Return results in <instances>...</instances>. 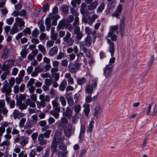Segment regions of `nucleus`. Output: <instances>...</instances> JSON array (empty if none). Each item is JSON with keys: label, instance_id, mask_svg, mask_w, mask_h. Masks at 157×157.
Masks as SVG:
<instances>
[{"label": "nucleus", "instance_id": "obj_8", "mask_svg": "<svg viewBox=\"0 0 157 157\" xmlns=\"http://www.w3.org/2000/svg\"><path fill=\"white\" fill-rule=\"evenodd\" d=\"M86 132V128L84 125L81 124L80 127V132L79 135V138L80 141L84 139Z\"/></svg>", "mask_w": 157, "mask_h": 157}, {"label": "nucleus", "instance_id": "obj_22", "mask_svg": "<svg viewBox=\"0 0 157 157\" xmlns=\"http://www.w3.org/2000/svg\"><path fill=\"white\" fill-rule=\"evenodd\" d=\"M125 27V18L123 17L120 21V31L121 33L122 31H123Z\"/></svg>", "mask_w": 157, "mask_h": 157}, {"label": "nucleus", "instance_id": "obj_2", "mask_svg": "<svg viewBox=\"0 0 157 157\" xmlns=\"http://www.w3.org/2000/svg\"><path fill=\"white\" fill-rule=\"evenodd\" d=\"M118 28L117 25L111 26L110 27L109 31L106 37L110 38L112 40L116 41L117 39V36L114 34V32H116Z\"/></svg>", "mask_w": 157, "mask_h": 157}, {"label": "nucleus", "instance_id": "obj_49", "mask_svg": "<svg viewBox=\"0 0 157 157\" xmlns=\"http://www.w3.org/2000/svg\"><path fill=\"white\" fill-rule=\"evenodd\" d=\"M67 82L66 80H63L61 82L59 86L60 88H65L67 86Z\"/></svg>", "mask_w": 157, "mask_h": 157}, {"label": "nucleus", "instance_id": "obj_38", "mask_svg": "<svg viewBox=\"0 0 157 157\" xmlns=\"http://www.w3.org/2000/svg\"><path fill=\"white\" fill-rule=\"evenodd\" d=\"M9 83L10 88H12L14 85L15 82V80L14 77H11L9 80Z\"/></svg>", "mask_w": 157, "mask_h": 157}, {"label": "nucleus", "instance_id": "obj_45", "mask_svg": "<svg viewBox=\"0 0 157 157\" xmlns=\"http://www.w3.org/2000/svg\"><path fill=\"white\" fill-rule=\"evenodd\" d=\"M76 54V55L77 57L76 62H78L81 60V58L83 56V54L82 52H78Z\"/></svg>", "mask_w": 157, "mask_h": 157}, {"label": "nucleus", "instance_id": "obj_54", "mask_svg": "<svg viewBox=\"0 0 157 157\" xmlns=\"http://www.w3.org/2000/svg\"><path fill=\"white\" fill-rule=\"evenodd\" d=\"M36 148H34L29 153V155L30 157H34V156L36 155Z\"/></svg>", "mask_w": 157, "mask_h": 157}, {"label": "nucleus", "instance_id": "obj_56", "mask_svg": "<svg viewBox=\"0 0 157 157\" xmlns=\"http://www.w3.org/2000/svg\"><path fill=\"white\" fill-rule=\"evenodd\" d=\"M39 34L38 31L36 29H35L32 32V35L33 37H36Z\"/></svg>", "mask_w": 157, "mask_h": 157}, {"label": "nucleus", "instance_id": "obj_28", "mask_svg": "<svg viewBox=\"0 0 157 157\" xmlns=\"http://www.w3.org/2000/svg\"><path fill=\"white\" fill-rule=\"evenodd\" d=\"M74 109L75 114H80L79 112L81 110V107L80 105L77 104L75 105L74 107Z\"/></svg>", "mask_w": 157, "mask_h": 157}, {"label": "nucleus", "instance_id": "obj_25", "mask_svg": "<svg viewBox=\"0 0 157 157\" xmlns=\"http://www.w3.org/2000/svg\"><path fill=\"white\" fill-rule=\"evenodd\" d=\"M31 128H28L26 126L24 127V129H25V136H29L32 132H33V130H32Z\"/></svg>", "mask_w": 157, "mask_h": 157}, {"label": "nucleus", "instance_id": "obj_58", "mask_svg": "<svg viewBox=\"0 0 157 157\" xmlns=\"http://www.w3.org/2000/svg\"><path fill=\"white\" fill-rule=\"evenodd\" d=\"M68 64V61L66 59H65L62 60L61 62V65L63 67H66Z\"/></svg>", "mask_w": 157, "mask_h": 157}, {"label": "nucleus", "instance_id": "obj_53", "mask_svg": "<svg viewBox=\"0 0 157 157\" xmlns=\"http://www.w3.org/2000/svg\"><path fill=\"white\" fill-rule=\"evenodd\" d=\"M64 52H60L56 57V59L58 60L61 59L64 56Z\"/></svg>", "mask_w": 157, "mask_h": 157}, {"label": "nucleus", "instance_id": "obj_14", "mask_svg": "<svg viewBox=\"0 0 157 157\" xmlns=\"http://www.w3.org/2000/svg\"><path fill=\"white\" fill-rule=\"evenodd\" d=\"M98 17V16L96 14L93 15L91 17H89L87 20V23L90 25H92L93 22Z\"/></svg>", "mask_w": 157, "mask_h": 157}, {"label": "nucleus", "instance_id": "obj_47", "mask_svg": "<svg viewBox=\"0 0 157 157\" xmlns=\"http://www.w3.org/2000/svg\"><path fill=\"white\" fill-rule=\"evenodd\" d=\"M71 127L70 128L66 129L65 130V133L67 136L69 137L71 136Z\"/></svg>", "mask_w": 157, "mask_h": 157}, {"label": "nucleus", "instance_id": "obj_3", "mask_svg": "<svg viewBox=\"0 0 157 157\" xmlns=\"http://www.w3.org/2000/svg\"><path fill=\"white\" fill-rule=\"evenodd\" d=\"M5 101L3 100H0V113H2L3 115L6 117L7 116V113L8 110L5 107Z\"/></svg>", "mask_w": 157, "mask_h": 157}, {"label": "nucleus", "instance_id": "obj_46", "mask_svg": "<svg viewBox=\"0 0 157 157\" xmlns=\"http://www.w3.org/2000/svg\"><path fill=\"white\" fill-rule=\"evenodd\" d=\"M40 99H42L44 101H50V98L48 96H44L42 95H40Z\"/></svg>", "mask_w": 157, "mask_h": 157}, {"label": "nucleus", "instance_id": "obj_19", "mask_svg": "<svg viewBox=\"0 0 157 157\" xmlns=\"http://www.w3.org/2000/svg\"><path fill=\"white\" fill-rule=\"evenodd\" d=\"M83 107L84 108V112L85 115L86 116H87L90 111V105L85 103L83 105Z\"/></svg>", "mask_w": 157, "mask_h": 157}, {"label": "nucleus", "instance_id": "obj_59", "mask_svg": "<svg viewBox=\"0 0 157 157\" xmlns=\"http://www.w3.org/2000/svg\"><path fill=\"white\" fill-rule=\"evenodd\" d=\"M23 33L25 35L30 34L31 33V30L29 28H26L23 30Z\"/></svg>", "mask_w": 157, "mask_h": 157}, {"label": "nucleus", "instance_id": "obj_30", "mask_svg": "<svg viewBox=\"0 0 157 157\" xmlns=\"http://www.w3.org/2000/svg\"><path fill=\"white\" fill-rule=\"evenodd\" d=\"M81 114H75L72 117V122L73 124H76L78 121Z\"/></svg>", "mask_w": 157, "mask_h": 157}, {"label": "nucleus", "instance_id": "obj_34", "mask_svg": "<svg viewBox=\"0 0 157 157\" xmlns=\"http://www.w3.org/2000/svg\"><path fill=\"white\" fill-rule=\"evenodd\" d=\"M35 123H33V121L30 120H28L26 123L25 126H26L28 128H31Z\"/></svg>", "mask_w": 157, "mask_h": 157}, {"label": "nucleus", "instance_id": "obj_40", "mask_svg": "<svg viewBox=\"0 0 157 157\" xmlns=\"http://www.w3.org/2000/svg\"><path fill=\"white\" fill-rule=\"evenodd\" d=\"M38 26L41 31L43 32L45 31V26L43 22L41 21H39L38 23Z\"/></svg>", "mask_w": 157, "mask_h": 157}, {"label": "nucleus", "instance_id": "obj_13", "mask_svg": "<svg viewBox=\"0 0 157 157\" xmlns=\"http://www.w3.org/2000/svg\"><path fill=\"white\" fill-rule=\"evenodd\" d=\"M91 37L89 36H87L85 40V45L87 47H90L92 44Z\"/></svg>", "mask_w": 157, "mask_h": 157}, {"label": "nucleus", "instance_id": "obj_50", "mask_svg": "<svg viewBox=\"0 0 157 157\" xmlns=\"http://www.w3.org/2000/svg\"><path fill=\"white\" fill-rule=\"evenodd\" d=\"M14 21V18L13 17H10L6 20V23L9 25H11Z\"/></svg>", "mask_w": 157, "mask_h": 157}, {"label": "nucleus", "instance_id": "obj_9", "mask_svg": "<svg viewBox=\"0 0 157 157\" xmlns=\"http://www.w3.org/2000/svg\"><path fill=\"white\" fill-rule=\"evenodd\" d=\"M122 6L121 5H119L117 7L115 12L112 14L113 17H118L121 13L122 10Z\"/></svg>", "mask_w": 157, "mask_h": 157}, {"label": "nucleus", "instance_id": "obj_11", "mask_svg": "<svg viewBox=\"0 0 157 157\" xmlns=\"http://www.w3.org/2000/svg\"><path fill=\"white\" fill-rule=\"evenodd\" d=\"M29 139V138L25 136H21L20 144L22 146H25L28 143Z\"/></svg>", "mask_w": 157, "mask_h": 157}, {"label": "nucleus", "instance_id": "obj_55", "mask_svg": "<svg viewBox=\"0 0 157 157\" xmlns=\"http://www.w3.org/2000/svg\"><path fill=\"white\" fill-rule=\"evenodd\" d=\"M67 101L68 105L71 106H72L74 104V101L72 98L69 97L67 98Z\"/></svg>", "mask_w": 157, "mask_h": 157}, {"label": "nucleus", "instance_id": "obj_6", "mask_svg": "<svg viewBox=\"0 0 157 157\" xmlns=\"http://www.w3.org/2000/svg\"><path fill=\"white\" fill-rule=\"evenodd\" d=\"M14 23H16L18 26V25L19 29L21 30L23 29L25 26V21L19 17H17L15 18V22Z\"/></svg>", "mask_w": 157, "mask_h": 157}, {"label": "nucleus", "instance_id": "obj_36", "mask_svg": "<svg viewBox=\"0 0 157 157\" xmlns=\"http://www.w3.org/2000/svg\"><path fill=\"white\" fill-rule=\"evenodd\" d=\"M75 13L76 14V16L75 17V21L73 23V25L75 27H76L79 25V18L77 17V16L78 15V13L77 12H75Z\"/></svg>", "mask_w": 157, "mask_h": 157}, {"label": "nucleus", "instance_id": "obj_62", "mask_svg": "<svg viewBox=\"0 0 157 157\" xmlns=\"http://www.w3.org/2000/svg\"><path fill=\"white\" fill-rule=\"evenodd\" d=\"M14 118H16L18 117L20 115V113L19 111L17 110H15L13 113Z\"/></svg>", "mask_w": 157, "mask_h": 157}, {"label": "nucleus", "instance_id": "obj_52", "mask_svg": "<svg viewBox=\"0 0 157 157\" xmlns=\"http://www.w3.org/2000/svg\"><path fill=\"white\" fill-rule=\"evenodd\" d=\"M62 11L65 13H67L68 11V8L66 5H63L62 7Z\"/></svg>", "mask_w": 157, "mask_h": 157}, {"label": "nucleus", "instance_id": "obj_23", "mask_svg": "<svg viewBox=\"0 0 157 157\" xmlns=\"http://www.w3.org/2000/svg\"><path fill=\"white\" fill-rule=\"evenodd\" d=\"M101 112V107L99 105H97L95 109V111L94 113V115L98 118L99 114Z\"/></svg>", "mask_w": 157, "mask_h": 157}, {"label": "nucleus", "instance_id": "obj_31", "mask_svg": "<svg viewBox=\"0 0 157 157\" xmlns=\"http://www.w3.org/2000/svg\"><path fill=\"white\" fill-rule=\"evenodd\" d=\"M72 112L70 108H67L66 109L65 116L67 118H70L71 117Z\"/></svg>", "mask_w": 157, "mask_h": 157}, {"label": "nucleus", "instance_id": "obj_51", "mask_svg": "<svg viewBox=\"0 0 157 157\" xmlns=\"http://www.w3.org/2000/svg\"><path fill=\"white\" fill-rule=\"evenodd\" d=\"M86 81L85 78H82L81 79H79L77 80L78 84V85H82Z\"/></svg>", "mask_w": 157, "mask_h": 157}, {"label": "nucleus", "instance_id": "obj_29", "mask_svg": "<svg viewBox=\"0 0 157 157\" xmlns=\"http://www.w3.org/2000/svg\"><path fill=\"white\" fill-rule=\"evenodd\" d=\"M83 50L84 52L85 53L86 57H91V55L90 50L86 48L83 47Z\"/></svg>", "mask_w": 157, "mask_h": 157}, {"label": "nucleus", "instance_id": "obj_20", "mask_svg": "<svg viewBox=\"0 0 157 157\" xmlns=\"http://www.w3.org/2000/svg\"><path fill=\"white\" fill-rule=\"evenodd\" d=\"M58 48L57 46H55L52 48L49 51V54L51 56H53L55 54L57 53Z\"/></svg>", "mask_w": 157, "mask_h": 157}, {"label": "nucleus", "instance_id": "obj_21", "mask_svg": "<svg viewBox=\"0 0 157 157\" xmlns=\"http://www.w3.org/2000/svg\"><path fill=\"white\" fill-rule=\"evenodd\" d=\"M105 4L104 1L102 2L98 7L97 12V13H101L105 9Z\"/></svg>", "mask_w": 157, "mask_h": 157}, {"label": "nucleus", "instance_id": "obj_37", "mask_svg": "<svg viewBox=\"0 0 157 157\" xmlns=\"http://www.w3.org/2000/svg\"><path fill=\"white\" fill-rule=\"evenodd\" d=\"M154 60V56H151L150 60L148 62V64L147 66V67L148 68V69H149L152 65Z\"/></svg>", "mask_w": 157, "mask_h": 157}, {"label": "nucleus", "instance_id": "obj_7", "mask_svg": "<svg viewBox=\"0 0 157 157\" xmlns=\"http://www.w3.org/2000/svg\"><path fill=\"white\" fill-rule=\"evenodd\" d=\"M94 121L93 120H91L86 130L87 133L89 136V138L90 139L91 138V133L93 131L92 129L94 127Z\"/></svg>", "mask_w": 157, "mask_h": 157}, {"label": "nucleus", "instance_id": "obj_1", "mask_svg": "<svg viewBox=\"0 0 157 157\" xmlns=\"http://www.w3.org/2000/svg\"><path fill=\"white\" fill-rule=\"evenodd\" d=\"M64 138L62 132L56 133L54 137L51 147L52 151L53 152H56L59 157H63L66 150V146L63 144Z\"/></svg>", "mask_w": 157, "mask_h": 157}, {"label": "nucleus", "instance_id": "obj_44", "mask_svg": "<svg viewBox=\"0 0 157 157\" xmlns=\"http://www.w3.org/2000/svg\"><path fill=\"white\" fill-rule=\"evenodd\" d=\"M112 4H113V5L108 9L107 11V14H109L113 11V8H114L115 6V2H112L111 3V4L112 5Z\"/></svg>", "mask_w": 157, "mask_h": 157}, {"label": "nucleus", "instance_id": "obj_43", "mask_svg": "<svg viewBox=\"0 0 157 157\" xmlns=\"http://www.w3.org/2000/svg\"><path fill=\"white\" fill-rule=\"evenodd\" d=\"M86 4L85 3H82L81 4V8L80 9L81 13L82 15H86L85 11Z\"/></svg>", "mask_w": 157, "mask_h": 157}, {"label": "nucleus", "instance_id": "obj_26", "mask_svg": "<svg viewBox=\"0 0 157 157\" xmlns=\"http://www.w3.org/2000/svg\"><path fill=\"white\" fill-rule=\"evenodd\" d=\"M34 102L33 101L29 99H28L26 101V104L27 105H29L30 107L34 108L36 107Z\"/></svg>", "mask_w": 157, "mask_h": 157}, {"label": "nucleus", "instance_id": "obj_39", "mask_svg": "<svg viewBox=\"0 0 157 157\" xmlns=\"http://www.w3.org/2000/svg\"><path fill=\"white\" fill-rule=\"evenodd\" d=\"M10 144V140H5L0 144V146L2 147L4 146H6L7 147L9 146Z\"/></svg>", "mask_w": 157, "mask_h": 157}, {"label": "nucleus", "instance_id": "obj_32", "mask_svg": "<svg viewBox=\"0 0 157 157\" xmlns=\"http://www.w3.org/2000/svg\"><path fill=\"white\" fill-rule=\"evenodd\" d=\"M14 63V60H10L8 61L7 64L4 65V67L5 68H9L13 66Z\"/></svg>", "mask_w": 157, "mask_h": 157}, {"label": "nucleus", "instance_id": "obj_5", "mask_svg": "<svg viewBox=\"0 0 157 157\" xmlns=\"http://www.w3.org/2000/svg\"><path fill=\"white\" fill-rule=\"evenodd\" d=\"M106 38L107 40V43L109 45V52L111 54V56H113L115 51L114 43L109 39V38L106 37Z\"/></svg>", "mask_w": 157, "mask_h": 157}, {"label": "nucleus", "instance_id": "obj_35", "mask_svg": "<svg viewBox=\"0 0 157 157\" xmlns=\"http://www.w3.org/2000/svg\"><path fill=\"white\" fill-rule=\"evenodd\" d=\"M38 47L39 50L44 55L46 52V50L44 46L42 44H39Z\"/></svg>", "mask_w": 157, "mask_h": 157}, {"label": "nucleus", "instance_id": "obj_10", "mask_svg": "<svg viewBox=\"0 0 157 157\" xmlns=\"http://www.w3.org/2000/svg\"><path fill=\"white\" fill-rule=\"evenodd\" d=\"M67 21L66 20H64L60 21L57 26V30L59 31L62 29L64 28L67 25Z\"/></svg>", "mask_w": 157, "mask_h": 157}, {"label": "nucleus", "instance_id": "obj_33", "mask_svg": "<svg viewBox=\"0 0 157 157\" xmlns=\"http://www.w3.org/2000/svg\"><path fill=\"white\" fill-rule=\"evenodd\" d=\"M67 120L66 117H62L61 119L60 122L59 123V127H63L64 124L67 123Z\"/></svg>", "mask_w": 157, "mask_h": 157}, {"label": "nucleus", "instance_id": "obj_64", "mask_svg": "<svg viewBox=\"0 0 157 157\" xmlns=\"http://www.w3.org/2000/svg\"><path fill=\"white\" fill-rule=\"evenodd\" d=\"M17 157H27V155L25 153V151H22L18 154Z\"/></svg>", "mask_w": 157, "mask_h": 157}, {"label": "nucleus", "instance_id": "obj_18", "mask_svg": "<svg viewBox=\"0 0 157 157\" xmlns=\"http://www.w3.org/2000/svg\"><path fill=\"white\" fill-rule=\"evenodd\" d=\"M69 71L72 73H74L76 72L78 67L73 63H70L69 66Z\"/></svg>", "mask_w": 157, "mask_h": 157}, {"label": "nucleus", "instance_id": "obj_41", "mask_svg": "<svg viewBox=\"0 0 157 157\" xmlns=\"http://www.w3.org/2000/svg\"><path fill=\"white\" fill-rule=\"evenodd\" d=\"M35 81V79L33 78H31L30 79L29 81L27 83V87H30V88L32 87L33 85V84Z\"/></svg>", "mask_w": 157, "mask_h": 157}, {"label": "nucleus", "instance_id": "obj_16", "mask_svg": "<svg viewBox=\"0 0 157 157\" xmlns=\"http://www.w3.org/2000/svg\"><path fill=\"white\" fill-rule=\"evenodd\" d=\"M85 32L86 34H87V36H89L90 35H94L96 33V31L95 30H92L89 27H86L85 28Z\"/></svg>", "mask_w": 157, "mask_h": 157}, {"label": "nucleus", "instance_id": "obj_17", "mask_svg": "<svg viewBox=\"0 0 157 157\" xmlns=\"http://www.w3.org/2000/svg\"><path fill=\"white\" fill-rule=\"evenodd\" d=\"M55 18V15L52 13H50L48 16V17L45 20L46 25H51V20Z\"/></svg>", "mask_w": 157, "mask_h": 157}, {"label": "nucleus", "instance_id": "obj_4", "mask_svg": "<svg viewBox=\"0 0 157 157\" xmlns=\"http://www.w3.org/2000/svg\"><path fill=\"white\" fill-rule=\"evenodd\" d=\"M113 68V66L112 65L109 64L106 66L104 69V74L106 78H108L111 75Z\"/></svg>", "mask_w": 157, "mask_h": 157}, {"label": "nucleus", "instance_id": "obj_24", "mask_svg": "<svg viewBox=\"0 0 157 157\" xmlns=\"http://www.w3.org/2000/svg\"><path fill=\"white\" fill-rule=\"evenodd\" d=\"M18 31V26L16 24L14 23L13 24V26L12 28L10 33L12 34H14L17 33Z\"/></svg>", "mask_w": 157, "mask_h": 157}, {"label": "nucleus", "instance_id": "obj_60", "mask_svg": "<svg viewBox=\"0 0 157 157\" xmlns=\"http://www.w3.org/2000/svg\"><path fill=\"white\" fill-rule=\"evenodd\" d=\"M44 134V135L46 138H49L50 137V135L51 132V130L48 129L47 131Z\"/></svg>", "mask_w": 157, "mask_h": 157}, {"label": "nucleus", "instance_id": "obj_15", "mask_svg": "<svg viewBox=\"0 0 157 157\" xmlns=\"http://www.w3.org/2000/svg\"><path fill=\"white\" fill-rule=\"evenodd\" d=\"M60 111V108H58L56 109H54V110L52 111L51 112V114L56 119L58 118L59 116V113Z\"/></svg>", "mask_w": 157, "mask_h": 157}, {"label": "nucleus", "instance_id": "obj_27", "mask_svg": "<svg viewBox=\"0 0 157 157\" xmlns=\"http://www.w3.org/2000/svg\"><path fill=\"white\" fill-rule=\"evenodd\" d=\"M10 74V72L9 70H6L5 72L3 73L0 76V78L2 81H4L6 79L7 76Z\"/></svg>", "mask_w": 157, "mask_h": 157}, {"label": "nucleus", "instance_id": "obj_61", "mask_svg": "<svg viewBox=\"0 0 157 157\" xmlns=\"http://www.w3.org/2000/svg\"><path fill=\"white\" fill-rule=\"evenodd\" d=\"M59 100H60L62 105L63 106H64L66 105V102L65 99V98L63 96H61L59 98Z\"/></svg>", "mask_w": 157, "mask_h": 157}, {"label": "nucleus", "instance_id": "obj_12", "mask_svg": "<svg viewBox=\"0 0 157 157\" xmlns=\"http://www.w3.org/2000/svg\"><path fill=\"white\" fill-rule=\"evenodd\" d=\"M98 1H95L89 5L87 6L88 10L90 11H92L95 10L97 7L98 4Z\"/></svg>", "mask_w": 157, "mask_h": 157}, {"label": "nucleus", "instance_id": "obj_63", "mask_svg": "<svg viewBox=\"0 0 157 157\" xmlns=\"http://www.w3.org/2000/svg\"><path fill=\"white\" fill-rule=\"evenodd\" d=\"M18 71V69L16 67H14L12 69V75H13L14 76H16Z\"/></svg>", "mask_w": 157, "mask_h": 157}, {"label": "nucleus", "instance_id": "obj_57", "mask_svg": "<svg viewBox=\"0 0 157 157\" xmlns=\"http://www.w3.org/2000/svg\"><path fill=\"white\" fill-rule=\"evenodd\" d=\"M10 88L9 83L7 80H5L3 83V86L2 88Z\"/></svg>", "mask_w": 157, "mask_h": 157}, {"label": "nucleus", "instance_id": "obj_42", "mask_svg": "<svg viewBox=\"0 0 157 157\" xmlns=\"http://www.w3.org/2000/svg\"><path fill=\"white\" fill-rule=\"evenodd\" d=\"M26 121V118H21L19 123V126L20 128H22L24 127V124Z\"/></svg>", "mask_w": 157, "mask_h": 157}, {"label": "nucleus", "instance_id": "obj_48", "mask_svg": "<svg viewBox=\"0 0 157 157\" xmlns=\"http://www.w3.org/2000/svg\"><path fill=\"white\" fill-rule=\"evenodd\" d=\"M54 43V40H49L46 42V47H51L53 46Z\"/></svg>", "mask_w": 157, "mask_h": 157}]
</instances>
